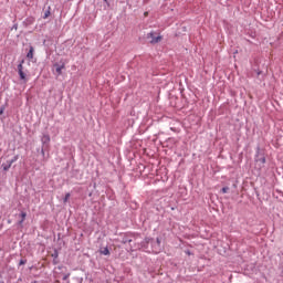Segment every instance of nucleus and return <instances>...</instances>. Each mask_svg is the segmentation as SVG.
<instances>
[{
    "label": "nucleus",
    "mask_w": 283,
    "mask_h": 283,
    "mask_svg": "<svg viewBox=\"0 0 283 283\" xmlns=\"http://www.w3.org/2000/svg\"><path fill=\"white\" fill-rule=\"evenodd\" d=\"M18 73L21 81H24V83H28V74L23 72V61L18 65Z\"/></svg>",
    "instance_id": "obj_1"
},
{
    "label": "nucleus",
    "mask_w": 283,
    "mask_h": 283,
    "mask_svg": "<svg viewBox=\"0 0 283 283\" xmlns=\"http://www.w3.org/2000/svg\"><path fill=\"white\" fill-rule=\"evenodd\" d=\"M54 67L57 76H61V74H63V70H65V64L64 62H62L61 64H54Z\"/></svg>",
    "instance_id": "obj_2"
},
{
    "label": "nucleus",
    "mask_w": 283,
    "mask_h": 283,
    "mask_svg": "<svg viewBox=\"0 0 283 283\" xmlns=\"http://www.w3.org/2000/svg\"><path fill=\"white\" fill-rule=\"evenodd\" d=\"M148 39H150V43H158V41H160L161 38L156 33H149Z\"/></svg>",
    "instance_id": "obj_3"
},
{
    "label": "nucleus",
    "mask_w": 283,
    "mask_h": 283,
    "mask_svg": "<svg viewBox=\"0 0 283 283\" xmlns=\"http://www.w3.org/2000/svg\"><path fill=\"white\" fill-rule=\"evenodd\" d=\"M27 59L32 61L34 59V46H30L29 52L27 53Z\"/></svg>",
    "instance_id": "obj_4"
},
{
    "label": "nucleus",
    "mask_w": 283,
    "mask_h": 283,
    "mask_svg": "<svg viewBox=\"0 0 283 283\" xmlns=\"http://www.w3.org/2000/svg\"><path fill=\"white\" fill-rule=\"evenodd\" d=\"M42 143L43 145H48L50 143V135L42 136Z\"/></svg>",
    "instance_id": "obj_5"
},
{
    "label": "nucleus",
    "mask_w": 283,
    "mask_h": 283,
    "mask_svg": "<svg viewBox=\"0 0 283 283\" xmlns=\"http://www.w3.org/2000/svg\"><path fill=\"white\" fill-rule=\"evenodd\" d=\"M103 255H109V249L105 248L104 250L101 251Z\"/></svg>",
    "instance_id": "obj_6"
},
{
    "label": "nucleus",
    "mask_w": 283,
    "mask_h": 283,
    "mask_svg": "<svg viewBox=\"0 0 283 283\" xmlns=\"http://www.w3.org/2000/svg\"><path fill=\"white\" fill-rule=\"evenodd\" d=\"M67 200H70V193H66L64 197V202H67Z\"/></svg>",
    "instance_id": "obj_7"
},
{
    "label": "nucleus",
    "mask_w": 283,
    "mask_h": 283,
    "mask_svg": "<svg viewBox=\"0 0 283 283\" xmlns=\"http://www.w3.org/2000/svg\"><path fill=\"white\" fill-rule=\"evenodd\" d=\"M227 191H229V188L227 187L222 188V193H227Z\"/></svg>",
    "instance_id": "obj_8"
},
{
    "label": "nucleus",
    "mask_w": 283,
    "mask_h": 283,
    "mask_svg": "<svg viewBox=\"0 0 283 283\" xmlns=\"http://www.w3.org/2000/svg\"><path fill=\"white\" fill-rule=\"evenodd\" d=\"M20 264H25V261L21 260V261H20Z\"/></svg>",
    "instance_id": "obj_9"
},
{
    "label": "nucleus",
    "mask_w": 283,
    "mask_h": 283,
    "mask_svg": "<svg viewBox=\"0 0 283 283\" xmlns=\"http://www.w3.org/2000/svg\"><path fill=\"white\" fill-rule=\"evenodd\" d=\"M22 218H25V213H22Z\"/></svg>",
    "instance_id": "obj_10"
}]
</instances>
